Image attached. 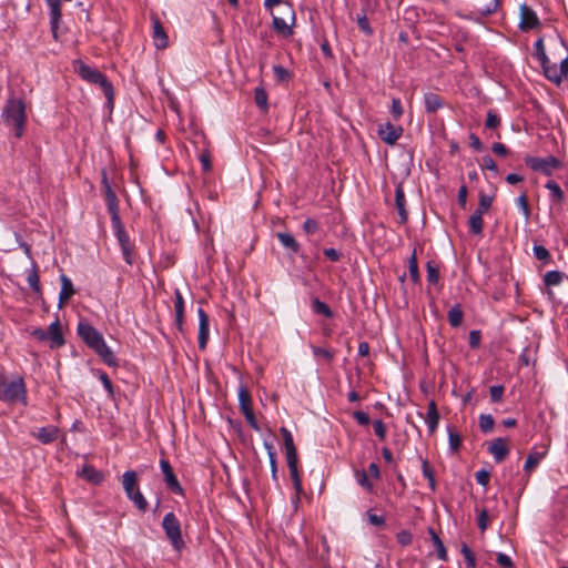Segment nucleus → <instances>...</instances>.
<instances>
[{"instance_id":"4d7b16f0","label":"nucleus","mask_w":568,"mask_h":568,"mask_svg":"<svg viewBox=\"0 0 568 568\" xmlns=\"http://www.w3.org/2000/svg\"><path fill=\"white\" fill-rule=\"evenodd\" d=\"M302 227L306 234L313 235L318 231L320 224L316 220L308 217L304 221Z\"/></svg>"},{"instance_id":"4468645a","label":"nucleus","mask_w":568,"mask_h":568,"mask_svg":"<svg viewBox=\"0 0 568 568\" xmlns=\"http://www.w3.org/2000/svg\"><path fill=\"white\" fill-rule=\"evenodd\" d=\"M45 332L48 333V339L50 341V348H59L64 345L65 339L62 334L59 318L52 322Z\"/></svg>"},{"instance_id":"a18cd8bd","label":"nucleus","mask_w":568,"mask_h":568,"mask_svg":"<svg viewBox=\"0 0 568 568\" xmlns=\"http://www.w3.org/2000/svg\"><path fill=\"white\" fill-rule=\"evenodd\" d=\"M254 99L255 103L258 108L262 110H267L268 103H267V93L262 87H257L254 90Z\"/></svg>"},{"instance_id":"2f4dec72","label":"nucleus","mask_w":568,"mask_h":568,"mask_svg":"<svg viewBox=\"0 0 568 568\" xmlns=\"http://www.w3.org/2000/svg\"><path fill=\"white\" fill-rule=\"evenodd\" d=\"M448 323L452 327H459L463 323L464 312L459 304H455L450 307L447 314Z\"/></svg>"},{"instance_id":"3c124183","label":"nucleus","mask_w":568,"mask_h":568,"mask_svg":"<svg viewBox=\"0 0 568 568\" xmlns=\"http://www.w3.org/2000/svg\"><path fill=\"white\" fill-rule=\"evenodd\" d=\"M517 206L521 210L525 220H529L530 217V209L528 203V197L526 192H523L516 200Z\"/></svg>"},{"instance_id":"864d4df0","label":"nucleus","mask_w":568,"mask_h":568,"mask_svg":"<svg viewBox=\"0 0 568 568\" xmlns=\"http://www.w3.org/2000/svg\"><path fill=\"white\" fill-rule=\"evenodd\" d=\"M356 21L361 31H363L366 36L373 34V28L371 27L365 12H363L362 14H357Z\"/></svg>"},{"instance_id":"f3484780","label":"nucleus","mask_w":568,"mask_h":568,"mask_svg":"<svg viewBox=\"0 0 568 568\" xmlns=\"http://www.w3.org/2000/svg\"><path fill=\"white\" fill-rule=\"evenodd\" d=\"M286 463H287V467L290 470L291 479L293 481L294 489L296 491V499L298 500L300 495L303 491L302 478H301L300 471H298V458L297 457L288 458V459H286Z\"/></svg>"},{"instance_id":"a211bd4d","label":"nucleus","mask_w":568,"mask_h":568,"mask_svg":"<svg viewBox=\"0 0 568 568\" xmlns=\"http://www.w3.org/2000/svg\"><path fill=\"white\" fill-rule=\"evenodd\" d=\"M174 324L180 333H184V300L179 290L175 291Z\"/></svg>"},{"instance_id":"c03bdc74","label":"nucleus","mask_w":568,"mask_h":568,"mask_svg":"<svg viewBox=\"0 0 568 568\" xmlns=\"http://www.w3.org/2000/svg\"><path fill=\"white\" fill-rule=\"evenodd\" d=\"M544 457V453H530L524 465V470L530 473L535 469Z\"/></svg>"},{"instance_id":"423d86ee","label":"nucleus","mask_w":568,"mask_h":568,"mask_svg":"<svg viewBox=\"0 0 568 568\" xmlns=\"http://www.w3.org/2000/svg\"><path fill=\"white\" fill-rule=\"evenodd\" d=\"M525 163L532 171L540 172L547 176H550L555 170H559L562 166V162L554 155L545 158L527 155Z\"/></svg>"},{"instance_id":"8fccbe9b","label":"nucleus","mask_w":568,"mask_h":568,"mask_svg":"<svg viewBox=\"0 0 568 568\" xmlns=\"http://www.w3.org/2000/svg\"><path fill=\"white\" fill-rule=\"evenodd\" d=\"M495 420L489 414H481L479 416V428L483 433H490L494 428Z\"/></svg>"},{"instance_id":"f704fd0d","label":"nucleus","mask_w":568,"mask_h":568,"mask_svg":"<svg viewBox=\"0 0 568 568\" xmlns=\"http://www.w3.org/2000/svg\"><path fill=\"white\" fill-rule=\"evenodd\" d=\"M81 476L93 484H99L103 479L102 474L91 465L83 466L81 470Z\"/></svg>"},{"instance_id":"f257e3e1","label":"nucleus","mask_w":568,"mask_h":568,"mask_svg":"<svg viewBox=\"0 0 568 568\" xmlns=\"http://www.w3.org/2000/svg\"><path fill=\"white\" fill-rule=\"evenodd\" d=\"M78 336L91 348L100 359L110 367H118L119 362L112 349L106 345L102 334L90 323L79 322Z\"/></svg>"},{"instance_id":"bb28decb","label":"nucleus","mask_w":568,"mask_h":568,"mask_svg":"<svg viewBox=\"0 0 568 568\" xmlns=\"http://www.w3.org/2000/svg\"><path fill=\"white\" fill-rule=\"evenodd\" d=\"M276 237L280 241V243L292 253L296 254L300 252L301 246L292 234L280 232L276 234Z\"/></svg>"},{"instance_id":"e2e57ef3","label":"nucleus","mask_w":568,"mask_h":568,"mask_svg":"<svg viewBox=\"0 0 568 568\" xmlns=\"http://www.w3.org/2000/svg\"><path fill=\"white\" fill-rule=\"evenodd\" d=\"M504 386L503 385H494L489 388V393H490V399L491 402L494 403H499L503 398V394H504Z\"/></svg>"},{"instance_id":"49530a36","label":"nucleus","mask_w":568,"mask_h":568,"mask_svg":"<svg viewBox=\"0 0 568 568\" xmlns=\"http://www.w3.org/2000/svg\"><path fill=\"white\" fill-rule=\"evenodd\" d=\"M427 271V282L430 284H436L439 280V267L433 261H428L426 265Z\"/></svg>"},{"instance_id":"473e14b6","label":"nucleus","mask_w":568,"mask_h":568,"mask_svg":"<svg viewBox=\"0 0 568 568\" xmlns=\"http://www.w3.org/2000/svg\"><path fill=\"white\" fill-rule=\"evenodd\" d=\"M27 281H28L29 286L32 288V291L34 293L41 294L39 271H38V265L34 261L32 262V267L29 271Z\"/></svg>"},{"instance_id":"6ab92c4d","label":"nucleus","mask_w":568,"mask_h":568,"mask_svg":"<svg viewBox=\"0 0 568 568\" xmlns=\"http://www.w3.org/2000/svg\"><path fill=\"white\" fill-rule=\"evenodd\" d=\"M395 205L399 215V223L405 224L408 221V212L406 210V199L402 184L395 190Z\"/></svg>"},{"instance_id":"9b49d317","label":"nucleus","mask_w":568,"mask_h":568,"mask_svg":"<svg viewBox=\"0 0 568 568\" xmlns=\"http://www.w3.org/2000/svg\"><path fill=\"white\" fill-rule=\"evenodd\" d=\"M403 134V128L390 122L379 125L378 136L385 143L393 145Z\"/></svg>"},{"instance_id":"69168bd1","label":"nucleus","mask_w":568,"mask_h":568,"mask_svg":"<svg viewBox=\"0 0 568 568\" xmlns=\"http://www.w3.org/2000/svg\"><path fill=\"white\" fill-rule=\"evenodd\" d=\"M475 478H476L477 484L486 487L489 484L490 474L486 469H480L475 473Z\"/></svg>"},{"instance_id":"20e7f679","label":"nucleus","mask_w":568,"mask_h":568,"mask_svg":"<svg viewBox=\"0 0 568 568\" xmlns=\"http://www.w3.org/2000/svg\"><path fill=\"white\" fill-rule=\"evenodd\" d=\"M26 384L22 377L18 376L9 381L4 375L0 374V400L12 403L19 399H26Z\"/></svg>"},{"instance_id":"37998d69","label":"nucleus","mask_w":568,"mask_h":568,"mask_svg":"<svg viewBox=\"0 0 568 568\" xmlns=\"http://www.w3.org/2000/svg\"><path fill=\"white\" fill-rule=\"evenodd\" d=\"M532 57L538 60V62H545L547 61V54L545 50L544 39L538 38L532 47Z\"/></svg>"},{"instance_id":"bf43d9fd","label":"nucleus","mask_w":568,"mask_h":568,"mask_svg":"<svg viewBox=\"0 0 568 568\" xmlns=\"http://www.w3.org/2000/svg\"><path fill=\"white\" fill-rule=\"evenodd\" d=\"M273 72L278 82H285L291 79L290 72L282 65H274Z\"/></svg>"},{"instance_id":"9d476101","label":"nucleus","mask_w":568,"mask_h":568,"mask_svg":"<svg viewBox=\"0 0 568 568\" xmlns=\"http://www.w3.org/2000/svg\"><path fill=\"white\" fill-rule=\"evenodd\" d=\"M489 454L493 455L496 463H501L509 454L508 439L497 437L491 440L487 447Z\"/></svg>"},{"instance_id":"c85d7f7f","label":"nucleus","mask_w":568,"mask_h":568,"mask_svg":"<svg viewBox=\"0 0 568 568\" xmlns=\"http://www.w3.org/2000/svg\"><path fill=\"white\" fill-rule=\"evenodd\" d=\"M239 403H240V409L243 414L253 410L251 393L243 385L239 388Z\"/></svg>"},{"instance_id":"2eb2a0df","label":"nucleus","mask_w":568,"mask_h":568,"mask_svg":"<svg viewBox=\"0 0 568 568\" xmlns=\"http://www.w3.org/2000/svg\"><path fill=\"white\" fill-rule=\"evenodd\" d=\"M59 429L57 426L49 425L39 428L37 432H32L31 436L37 438L41 444L48 445L57 440Z\"/></svg>"},{"instance_id":"aec40b11","label":"nucleus","mask_w":568,"mask_h":568,"mask_svg":"<svg viewBox=\"0 0 568 568\" xmlns=\"http://www.w3.org/2000/svg\"><path fill=\"white\" fill-rule=\"evenodd\" d=\"M60 281H61V291L59 294L58 306H59V308H62L63 305L65 304V302L68 300H70L75 294V290L72 284V281L65 274H61Z\"/></svg>"},{"instance_id":"4c0bfd02","label":"nucleus","mask_w":568,"mask_h":568,"mask_svg":"<svg viewBox=\"0 0 568 568\" xmlns=\"http://www.w3.org/2000/svg\"><path fill=\"white\" fill-rule=\"evenodd\" d=\"M312 311L318 315H323L327 318L333 317L334 313L331 307L325 303L318 300L317 297L312 301Z\"/></svg>"},{"instance_id":"393cba45","label":"nucleus","mask_w":568,"mask_h":568,"mask_svg":"<svg viewBox=\"0 0 568 568\" xmlns=\"http://www.w3.org/2000/svg\"><path fill=\"white\" fill-rule=\"evenodd\" d=\"M122 486L126 497H130L133 493H135V489L139 488V486L138 475L134 470H126L122 475Z\"/></svg>"},{"instance_id":"680f3d73","label":"nucleus","mask_w":568,"mask_h":568,"mask_svg":"<svg viewBox=\"0 0 568 568\" xmlns=\"http://www.w3.org/2000/svg\"><path fill=\"white\" fill-rule=\"evenodd\" d=\"M481 333L478 329H474L469 332L468 343L469 347L476 349L480 346Z\"/></svg>"},{"instance_id":"a878e982","label":"nucleus","mask_w":568,"mask_h":568,"mask_svg":"<svg viewBox=\"0 0 568 568\" xmlns=\"http://www.w3.org/2000/svg\"><path fill=\"white\" fill-rule=\"evenodd\" d=\"M280 432L283 437L286 459L297 457L292 433L286 427H281Z\"/></svg>"},{"instance_id":"1a4fd4ad","label":"nucleus","mask_w":568,"mask_h":568,"mask_svg":"<svg viewBox=\"0 0 568 568\" xmlns=\"http://www.w3.org/2000/svg\"><path fill=\"white\" fill-rule=\"evenodd\" d=\"M520 11V22L519 29L523 31H528L539 27L540 21L536 14V12L526 3H523L519 8Z\"/></svg>"},{"instance_id":"5fc2aeb1","label":"nucleus","mask_w":568,"mask_h":568,"mask_svg":"<svg viewBox=\"0 0 568 568\" xmlns=\"http://www.w3.org/2000/svg\"><path fill=\"white\" fill-rule=\"evenodd\" d=\"M312 352L314 356L322 357L325 362L331 363L334 358V352L320 346H313Z\"/></svg>"},{"instance_id":"5701e85b","label":"nucleus","mask_w":568,"mask_h":568,"mask_svg":"<svg viewBox=\"0 0 568 568\" xmlns=\"http://www.w3.org/2000/svg\"><path fill=\"white\" fill-rule=\"evenodd\" d=\"M153 41L158 49H165L169 40L168 36L158 18L153 19Z\"/></svg>"},{"instance_id":"13d9d810","label":"nucleus","mask_w":568,"mask_h":568,"mask_svg":"<svg viewBox=\"0 0 568 568\" xmlns=\"http://www.w3.org/2000/svg\"><path fill=\"white\" fill-rule=\"evenodd\" d=\"M479 165L481 169L489 170L495 174H498V166L490 155L483 156Z\"/></svg>"},{"instance_id":"6e6552de","label":"nucleus","mask_w":568,"mask_h":568,"mask_svg":"<svg viewBox=\"0 0 568 568\" xmlns=\"http://www.w3.org/2000/svg\"><path fill=\"white\" fill-rule=\"evenodd\" d=\"M160 468L163 474V480L166 487L176 495H183L184 489L180 485L178 477L175 476L173 468L168 459H160Z\"/></svg>"},{"instance_id":"ddd939ff","label":"nucleus","mask_w":568,"mask_h":568,"mask_svg":"<svg viewBox=\"0 0 568 568\" xmlns=\"http://www.w3.org/2000/svg\"><path fill=\"white\" fill-rule=\"evenodd\" d=\"M105 204L111 216V224L122 222L119 214V200L112 186H108L104 191Z\"/></svg>"},{"instance_id":"f03ea898","label":"nucleus","mask_w":568,"mask_h":568,"mask_svg":"<svg viewBox=\"0 0 568 568\" xmlns=\"http://www.w3.org/2000/svg\"><path fill=\"white\" fill-rule=\"evenodd\" d=\"M1 118L3 123L13 131L16 138H21L27 120L23 99L10 95L3 106Z\"/></svg>"},{"instance_id":"ea45409f","label":"nucleus","mask_w":568,"mask_h":568,"mask_svg":"<svg viewBox=\"0 0 568 568\" xmlns=\"http://www.w3.org/2000/svg\"><path fill=\"white\" fill-rule=\"evenodd\" d=\"M544 75L552 83L560 84L562 82L561 74L559 73V67L552 63L550 67H546L542 72Z\"/></svg>"},{"instance_id":"39448f33","label":"nucleus","mask_w":568,"mask_h":568,"mask_svg":"<svg viewBox=\"0 0 568 568\" xmlns=\"http://www.w3.org/2000/svg\"><path fill=\"white\" fill-rule=\"evenodd\" d=\"M162 529L176 551H181L185 547V542L182 537L181 523L174 513L170 511L163 517Z\"/></svg>"},{"instance_id":"412c9836","label":"nucleus","mask_w":568,"mask_h":568,"mask_svg":"<svg viewBox=\"0 0 568 568\" xmlns=\"http://www.w3.org/2000/svg\"><path fill=\"white\" fill-rule=\"evenodd\" d=\"M439 413L437 410V405L435 403V400H430L428 403V406H427V414L425 416V423L428 427V433L430 435H433L437 427H438V423H439Z\"/></svg>"},{"instance_id":"603ef678","label":"nucleus","mask_w":568,"mask_h":568,"mask_svg":"<svg viewBox=\"0 0 568 568\" xmlns=\"http://www.w3.org/2000/svg\"><path fill=\"white\" fill-rule=\"evenodd\" d=\"M460 552L463 554L464 556V559H465V562H466V566L468 568H475L476 567V557H475V554L473 552V550L466 545V544H463L462 545V549H460Z\"/></svg>"},{"instance_id":"cd10ccee","label":"nucleus","mask_w":568,"mask_h":568,"mask_svg":"<svg viewBox=\"0 0 568 568\" xmlns=\"http://www.w3.org/2000/svg\"><path fill=\"white\" fill-rule=\"evenodd\" d=\"M425 110L428 113H435L443 106L440 97L436 93L428 92L424 95Z\"/></svg>"},{"instance_id":"a19ab883","label":"nucleus","mask_w":568,"mask_h":568,"mask_svg":"<svg viewBox=\"0 0 568 568\" xmlns=\"http://www.w3.org/2000/svg\"><path fill=\"white\" fill-rule=\"evenodd\" d=\"M355 478H356V481L357 484L364 488L366 491L368 493H373L374 490V485L373 483L368 479V474L365 471V470H356L355 471Z\"/></svg>"},{"instance_id":"0eeeda50","label":"nucleus","mask_w":568,"mask_h":568,"mask_svg":"<svg viewBox=\"0 0 568 568\" xmlns=\"http://www.w3.org/2000/svg\"><path fill=\"white\" fill-rule=\"evenodd\" d=\"M114 235L119 242L122 251L124 261L129 264H133V245L130 242V237L124 230L122 222L112 224Z\"/></svg>"},{"instance_id":"0e129e2a","label":"nucleus","mask_w":568,"mask_h":568,"mask_svg":"<svg viewBox=\"0 0 568 568\" xmlns=\"http://www.w3.org/2000/svg\"><path fill=\"white\" fill-rule=\"evenodd\" d=\"M373 427L375 435L381 439L384 440L386 438V426L383 423L382 419H376L373 422Z\"/></svg>"},{"instance_id":"58836bf2","label":"nucleus","mask_w":568,"mask_h":568,"mask_svg":"<svg viewBox=\"0 0 568 568\" xmlns=\"http://www.w3.org/2000/svg\"><path fill=\"white\" fill-rule=\"evenodd\" d=\"M532 254L535 258L542 262V264H549L551 262V255L544 245L535 244L532 246Z\"/></svg>"},{"instance_id":"6e6d98bb","label":"nucleus","mask_w":568,"mask_h":568,"mask_svg":"<svg viewBox=\"0 0 568 568\" xmlns=\"http://www.w3.org/2000/svg\"><path fill=\"white\" fill-rule=\"evenodd\" d=\"M500 118L499 115L493 111V110H489L487 112V118H486V121H485V126L487 129H491V130H495L497 129L499 125H500Z\"/></svg>"},{"instance_id":"e433bc0d","label":"nucleus","mask_w":568,"mask_h":568,"mask_svg":"<svg viewBox=\"0 0 568 568\" xmlns=\"http://www.w3.org/2000/svg\"><path fill=\"white\" fill-rule=\"evenodd\" d=\"M408 271H409V276H410L412 282L415 284L419 283L420 275H419V270H418L416 250L413 251V253L408 260Z\"/></svg>"},{"instance_id":"72a5a7b5","label":"nucleus","mask_w":568,"mask_h":568,"mask_svg":"<svg viewBox=\"0 0 568 568\" xmlns=\"http://www.w3.org/2000/svg\"><path fill=\"white\" fill-rule=\"evenodd\" d=\"M273 29L283 37H291L293 34L292 26L287 24L284 19L273 16Z\"/></svg>"},{"instance_id":"774afa93","label":"nucleus","mask_w":568,"mask_h":568,"mask_svg":"<svg viewBox=\"0 0 568 568\" xmlns=\"http://www.w3.org/2000/svg\"><path fill=\"white\" fill-rule=\"evenodd\" d=\"M199 160L202 164L204 172H210L212 169L211 154L209 151H204L200 154Z\"/></svg>"},{"instance_id":"b1692460","label":"nucleus","mask_w":568,"mask_h":568,"mask_svg":"<svg viewBox=\"0 0 568 568\" xmlns=\"http://www.w3.org/2000/svg\"><path fill=\"white\" fill-rule=\"evenodd\" d=\"M545 187L549 191V201L552 204L561 205L564 203V201H565L564 191L561 190L560 185L556 181H554V180L547 181V183L545 184Z\"/></svg>"},{"instance_id":"7ed1b4c3","label":"nucleus","mask_w":568,"mask_h":568,"mask_svg":"<svg viewBox=\"0 0 568 568\" xmlns=\"http://www.w3.org/2000/svg\"><path fill=\"white\" fill-rule=\"evenodd\" d=\"M74 70L84 81L98 84L102 89L108 101L111 102L113 100V85L102 72L98 69L91 68L81 60L74 62Z\"/></svg>"},{"instance_id":"dca6fc26","label":"nucleus","mask_w":568,"mask_h":568,"mask_svg":"<svg viewBox=\"0 0 568 568\" xmlns=\"http://www.w3.org/2000/svg\"><path fill=\"white\" fill-rule=\"evenodd\" d=\"M50 9V24L53 38L58 39V27L61 20V2L58 0H47Z\"/></svg>"},{"instance_id":"c756f323","label":"nucleus","mask_w":568,"mask_h":568,"mask_svg":"<svg viewBox=\"0 0 568 568\" xmlns=\"http://www.w3.org/2000/svg\"><path fill=\"white\" fill-rule=\"evenodd\" d=\"M428 534H429L430 540L436 549L437 557L440 560H444V561L447 560L448 556H447L446 547H445L444 542L442 541V539L439 538V536L434 530V528L429 527Z\"/></svg>"},{"instance_id":"4be33fe9","label":"nucleus","mask_w":568,"mask_h":568,"mask_svg":"<svg viewBox=\"0 0 568 568\" xmlns=\"http://www.w3.org/2000/svg\"><path fill=\"white\" fill-rule=\"evenodd\" d=\"M564 280V273L560 271H549L544 275V283L547 286V295L549 300L555 301V294L551 291L552 286L559 285Z\"/></svg>"},{"instance_id":"7c9ffc66","label":"nucleus","mask_w":568,"mask_h":568,"mask_svg":"<svg viewBox=\"0 0 568 568\" xmlns=\"http://www.w3.org/2000/svg\"><path fill=\"white\" fill-rule=\"evenodd\" d=\"M483 215L479 212L474 211V213L468 219V227L469 232L474 235H480L483 233L484 221Z\"/></svg>"},{"instance_id":"de8ad7c7","label":"nucleus","mask_w":568,"mask_h":568,"mask_svg":"<svg viewBox=\"0 0 568 568\" xmlns=\"http://www.w3.org/2000/svg\"><path fill=\"white\" fill-rule=\"evenodd\" d=\"M493 201H494V197L490 196V195H487L485 193H480L479 194V202H478V206L477 209L475 210L476 212H479L481 214H485L486 212L489 211V209L493 205Z\"/></svg>"},{"instance_id":"f8f14e48","label":"nucleus","mask_w":568,"mask_h":568,"mask_svg":"<svg viewBox=\"0 0 568 568\" xmlns=\"http://www.w3.org/2000/svg\"><path fill=\"white\" fill-rule=\"evenodd\" d=\"M199 315V348L204 351L207 345L209 336H210V320L209 315L205 313L203 308L197 310Z\"/></svg>"},{"instance_id":"79ce46f5","label":"nucleus","mask_w":568,"mask_h":568,"mask_svg":"<svg viewBox=\"0 0 568 568\" xmlns=\"http://www.w3.org/2000/svg\"><path fill=\"white\" fill-rule=\"evenodd\" d=\"M134 506L142 513H145L148 509V501L143 494L140 491L139 488L135 489V493H133L130 497H128Z\"/></svg>"},{"instance_id":"c9c22d12","label":"nucleus","mask_w":568,"mask_h":568,"mask_svg":"<svg viewBox=\"0 0 568 568\" xmlns=\"http://www.w3.org/2000/svg\"><path fill=\"white\" fill-rule=\"evenodd\" d=\"M422 471L425 478L428 480V486L433 493L437 489L435 480V474L427 459L422 458Z\"/></svg>"},{"instance_id":"052dcab7","label":"nucleus","mask_w":568,"mask_h":568,"mask_svg":"<svg viewBox=\"0 0 568 568\" xmlns=\"http://www.w3.org/2000/svg\"><path fill=\"white\" fill-rule=\"evenodd\" d=\"M390 113H392L394 120H398L403 115L404 109H403L400 99L393 98Z\"/></svg>"},{"instance_id":"09e8293b","label":"nucleus","mask_w":568,"mask_h":568,"mask_svg":"<svg viewBox=\"0 0 568 568\" xmlns=\"http://www.w3.org/2000/svg\"><path fill=\"white\" fill-rule=\"evenodd\" d=\"M448 430V444H449V448L456 453L458 452V449L460 448V445H462V437L455 430L453 429L452 427H448L447 428Z\"/></svg>"},{"instance_id":"338daca9","label":"nucleus","mask_w":568,"mask_h":568,"mask_svg":"<svg viewBox=\"0 0 568 568\" xmlns=\"http://www.w3.org/2000/svg\"><path fill=\"white\" fill-rule=\"evenodd\" d=\"M397 542L402 546H408L413 541V536L408 530H400L396 535Z\"/></svg>"}]
</instances>
